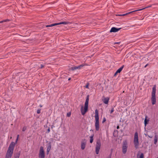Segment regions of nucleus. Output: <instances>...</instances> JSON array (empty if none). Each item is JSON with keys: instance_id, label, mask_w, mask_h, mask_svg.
I'll list each match as a JSON object with an SVG mask.
<instances>
[{"instance_id": "8", "label": "nucleus", "mask_w": 158, "mask_h": 158, "mask_svg": "<svg viewBox=\"0 0 158 158\" xmlns=\"http://www.w3.org/2000/svg\"><path fill=\"white\" fill-rule=\"evenodd\" d=\"M39 157V158H44V152L43 147H40Z\"/></svg>"}, {"instance_id": "39", "label": "nucleus", "mask_w": 158, "mask_h": 158, "mask_svg": "<svg viewBox=\"0 0 158 158\" xmlns=\"http://www.w3.org/2000/svg\"><path fill=\"white\" fill-rule=\"evenodd\" d=\"M120 42H117V43H116L115 44H119Z\"/></svg>"}, {"instance_id": "40", "label": "nucleus", "mask_w": 158, "mask_h": 158, "mask_svg": "<svg viewBox=\"0 0 158 158\" xmlns=\"http://www.w3.org/2000/svg\"><path fill=\"white\" fill-rule=\"evenodd\" d=\"M40 106L41 107H42V105H40Z\"/></svg>"}, {"instance_id": "17", "label": "nucleus", "mask_w": 158, "mask_h": 158, "mask_svg": "<svg viewBox=\"0 0 158 158\" xmlns=\"http://www.w3.org/2000/svg\"><path fill=\"white\" fill-rule=\"evenodd\" d=\"M158 140V135H155L154 136V143L155 144H156L157 143Z\"/></svg>"}, {"instance_id": "21", "label": "nucleus", "mask_w": 158, "mask_h": 158, "mask_svg": "<svg viewBox=\"0 0 158 158\" xmlns=\"http://www.w3.org/2000/svg\"><path fill=\"white\" fill-rule=\"evenodd\" d=\"M144 157V155L143 153H141L140 154V156H139V157L138 158H143Z\"/></svg>"}, {"instance_id": "12", "label": "nucleus", "mask_w": 158, "mask_h": 158, "mask_svg": "<svg viewBox=\"0 0 158 158\" xmlns=\"http://www.w3.org/2000/svg\"><path fill=\"white\" fill-rule=\"evenodd\" d=\"M143 9H140L137 10H135L131 11V12H128V13H126V14H125L118 15L119 16H125V15H128V14H129L131 13H133V12H136V11H140V10H142Z\"/></svg>"}, {"instance_id": "44", "label": "nucleus", "mask_w": 158, "mask_h": 158, "mask_svg": "<svg viewBox=\"0 0 158 158\" xmlns=\"http://www.w3.org/2000/svg\"><path fill=\"white\" fill-rule=\"evenodd\" d=\"M157 158H158V157Z\"/></svg>"}, {"instance_id": "30", "label": "nucleus", "mask_w": 158, "mask_h": 158, "mask_svg": "<svg viewBox=\"0 0 158 158\" xmlns=\"http://www.w3.org/2000/svg\"><path fill=\"white\" fill-rule=\"evenodd\" d=\"M44 65L41 64L40 65V68L42 69L44 67Z\"/></svg>"}, {"instance_id": "11", "label": "nucleus", "mask_w": 158, "mask_h": 158, "mask_svg": "<svg viewBox=\"0 0 158 158\" xmlns=\"http://www.w3.org/2000/svg\"><path fill=\"white\" fill-rule=\"evenodd\" d=\"M152 103L153 105L156 104V95H152L151 97Z\"/></svg>"}, {"instance_id": "3", "label": "nucleus", "mask_w": 158, "mask_h": 158, "mask_svg": "<svg viewBox=\"0 0 158 158\" xmlns=\"http://www.w3.org/2000/svg\"><path fill=\"white\" fill-rule=\"evenodd\" d=\"M95 126L96 130L98 131L99 130V117L98 111L97 109H96L95 110Z\"/></svg>"}, {"instance_id": "20", "label": "nucleus", "mask_w": 158, "mask_h": 158, "mask_svg": "<svg viewBox=\"0 0 158 158\" xmlns=\"http://www.w3.org/2000/svg\"><path fill=\"white\" fill-rule=\"evenodd\" d=\"M93 136H94V135H93L92 136H90V143H92L93 141V140H94L93 138Z\"/></svg>"}, {"instance_id": "13", "label": "nucleus", "mask_w": 158, "mask_h": 158, "mask_svg": "<svg viewBox=\"0 0 158 158\" xmlns=\"http://www.w3.org/2000/svg\"><path fill=\"white\" fill-rule=\"evenodd\" d=\"M121 29V28H117L115 27H112L110 29V32H117Z\"/></svg>"}, {"instance_id": "1", "label": "nucleus", "mask_w": 158, "mask_h": 158, "mask_svg": "<svg viewBox=\"0 0 158 158\" xmlns=\"http://www.w3.org/2000/svg\"><path fill=\"white\" fill-rule=\"evenodd\" d=\"M15 146V143L14 142H12L11 143L7 151L5 158H11L13 153Z\"/></svg>"}, {"instance_id": "36", "label": "nucleus", "mask_w": 158, "mask_h": 158, "mask_svg": "<svg viewBox=\"0 0 158 158\" xmlns=\"http://www.w3.org/2000/svg\"><path fill=\"white\" fill-rule=\"evenodd\" d=\"M148 65V64H147L145 66L144 68H146L147 66Z\"/></svg>"}, {"instance_id": "14", "label": "nucleus", "mask_w": 158, "mask_h": 158, "mask_svg": "<svg viewBox=\"0 0 158 158\" xmlns=\"http://www.w3.org/2000/svg\"><path fill=\"white\" fill-rule=\"evenodd\" d=\"M51 142H49L48 144V146H47V152L48 154L49 152L51 150Z\"/></svg>"}, {"instance_id": "4", "label": "nucleus", "mask_w": 158, "mask_h": 158, "mask_svg": "<svg viewBox=\"0 0 158 158\" xmlns=\"http://www.w3.org/2000/svg\"><path fill=\"white\" fill-rule=\"evenodd\" d=\"M134 143L135 147L136 148H137L139 145L138 139V134L137 132H135L134 139Z\"/></svg>"}, {"instance_id": "43", "label": "nucleus", "mask_w": 158, "mask_h": 158, "mask_svg": "<svg viewBox=\"0 0 158 158\" xmlns=\"http://www.w3.org/2000/svg\"><path fill=\"white\" fill-rule=\"evenodd\" d=\"M88 158H89V157H88Z\"/></svg>"}, {"instance_id": "7", "label": "nucleus", "mask_w": 158, "mask_h": 158, "mask_svg": "<svg viewBox=\"0 0 158 158\" xmlns=\"http://www.w3.org/2000/svg\"><path fill=\"white\" fill-rule=\"evenodd\" d=\"M127 141L123 142L122 146V151L123 154L126 153L127 148Z\"/></svg>"}, {"instance_id": "23", "label": "nucleus", "mask_w": 158, "mask_h": 158, "mask_svg": "<svg viewBox=\"0 0 158 158\" xmlns=\"http://www.w3.org/2000/svg\"><path fill=\"white\" fill-rule=\"evenodd\" d=\"M26 129H27V127H26L24 126L23 127V128L22 129V131H25L26 130Z\"/></svg>"}, {"instance_id": "42", "label": "nucleus", "mask_w": 158, "mask_h": 158, "mask_svg": "<svg viewBox=\"0 0 158 158\" xmlns=\"http://www.w3.org/2000/svg\"><path fill=\"white\" fill-rule=\"evenodd\" d=\"M107 158H110V157H107Z\"/></svg>"}, {"instance_id": "5", "label": "nucleus", "mask_w": 158, "mask_h": 158, "mask_svg": "<svg viewBox=\"0 0 158 158\" xmlns=\"http://www.w3.org/2000/svg\"><path fill=\"white\" fill-rule=\"evenodd\" d=\"M101 146V141L100 140L98 139L97 140L95 145V152L97 154H98L99 153Z\"/></svg>"}, {"instance_id": "27", "label": "nucleus", "mask_w": 158, "mask_h": 158, "mask_svg": "<svg viewBox=\"0 0 158 158\" xmlns=\"http://www.w3.org/2000/svg\"><path fill=\"white\" fill-rule=\"evenodd\" d=\"M71 115V113H67V116L68 117H69Z\"/></svg>"}, {"instance_id": "10", "label": "nucleus", "mask_w": 158, "mask_h": 158, "mask_svg": "<svg viewBox=\"0 0 158 158\" xmlns=\"http://www.w3.org/2000/svg\"><path fill=\"white\" fill-rule=\"evenodd\" d=\"M86 141L85 139L82 140L81 142V148L82 150H84L85 148Z\"/></svg>"}, {"instance_id": "22", "label": "nucleus", "mask_w": 158, "mask_h": 158, "mask_svg": "<svg viewBox=\"0 0 158 158\" xmlns=\"http://www.w3.org/2000/svg\"><path fill=\"white\" fill-rule=\"evenodd\" d=\"M19 154H16L14 158H19Z\"/></svg>"}, {"instance_id": "25", "label": "nucleus", "mask_w": 158, "mask_h": 158, "mask_svg": "<svg viewBox=\"0 0 158 158\" xmlns=\"http://www.w3.org/2000/svg\"><path fill=\"white\" fill-rule=\"evenodd\" d=\"M114 111V109L113 107H112L111 109V110L110 111V113L112 114Z\"/></svg>"}, {"instance_id": "24", "label": "nucleus", "mask_w": 158, "mask_h": 158, "mask_svg": "<svg viewBox=\"0 0 158 158\" xmlns=\"http://www.w3.org/2000/svg\"><path fill=\"white\" fill-rule=\"evenodd\" d=\"M89 83H87L86 85L85 86V87L86 88L89 89Z\"/></svg>"}, {"instance_id": "19", "label": "nucleus", "mask_w": 158, "mask_h": 158, "mask_svg": "<svg viewBox=\"0 0 158 158\" xmlns=\"http://www.w3.org/2000/svg\"><path fill=\"white\" fill-rule=\"evenodd\" d=\"M147 116H146L144 120V124L145 126L148 124V122L149 121V120L147 119Z\"/></svg>"}, {"instance_id": "35", "label": "nucleus", "mask_w": 158, "mask_h": 158, "mask_svg": "<svg viewBox=\"0 0 158 158\" xmlns=\"http://www.w3.org/2000/svg\"><path fill=\"white\" fill-rule=\"evenodd\" d=\"M119 128V125L117 126V129H118Z\"/></svg>"}, {"instance_id": "31", "label": "nucleus", "mask_w": 158, "mask_h": 158, "mask_svg": "<svg viewBox=\"0 0 158 158\" xmlns=\"http://www.w3.org/2000/svg\"><path fill=\"white\" fill-rule=\"evenodd\" d=\"M50 132V128L49 127L48 128L47 130V132L48 133H49Z\"/></svg>"}, {"instance_id": "32", "label": "nucleus", "mask_w": 158, "mask_h": 158, "mask_svg": "<svg viewBox=\"0 0 158 158\" xmlns=\"http://www.w3.org/2000/svg\"><path fill=\"white\" fill-rule=\"evenodd\" d=\"M151 6H147V7H145V8H143V10L145 9V8H148V7H150Z\"/></svg>"}, {"instance_id": "28", "label": "nucleus", "mask_w": 158, "mask_h": 158, "mask_svg": "<svg viewBox=\"0 0 158 158\" xmlns=\"http://www.w3.org/2000/svg\"><path fill=\"white\" fill-rule=\"evenodd\" d=\"M40 110H41L40 109H38L37 110V114H40Z\"/></svg>"}, {"instance_id": "15", "label": "nucleus", "mask_w": 158, "mask_h": 158, "mask_svg": "<svg viewBox=\"0 0 158 158\" xmlns=\"http://www.w3.org/2000/svg\"><path fill=\"white\" fill-rule=\"evenodd\" d=\"M156 85H154L152 89V95H156Z\"/></svg>"}, {"instance_id": "37", "label": "nucleus", "mask_w": 158, "mask_h": 158, "mask_svg": "<svg viewBox=\"0 0 158 158\" xmlns=\"http://www.w3.org/2000/svg\"><path fill=\"white\" fill-rule=\"evenodd\" d=\"M19 135H18L17 136V138H18V139L19 137Z\"/></svg>"}, {"instance_id": "33", "label": "nucleus", "mask_w": 158, "mask_h": 158, "mask_svg": "<svg viewBox=\"0 0 158 158\" xmlns=\"http://www.w3.org/2000/svg\"><path fill=\"white\" fill-rule=\"evenodd\" d=\"M18 139V138H17V139H16V140L15 143H15V144L17 143Z\"/></svg>"}, {"instance_id": "2", "label": "nucleus", "mask_w": 158, "mask_h": 158, "mask_svg": "<svg viewBox=\"0 0 158 158\" xmlns=\"http://www.w3.org/2000/svg\"><path fill=\"white\" fill-rule=\"evenodd\" d=\"M89 97V95H87L85 104L84 110H83V106L81 107V114L83 115H84L88 110Z\"/></svg>"}, {"instance_id": "29", "label": "nucleus", "mask_w": 158, "mask_h": 158, "mask_svg": "<svg viewBox=\"0 0 158 158\" xmlns=\"http://www.w3.org/2000/svg\"><path fill=\"white\" fill-rule=\"evenodd\" d=\"M2 21H3V22H7V21H10V20L8 19H6V20H3Z\"/></svg>"}, {"instance_id": "26", "label": "nucleus", "mask_w": 158, "mask_h": 158, "mask_svg": "<svg viewBox=\"0 0 158 158\" xmlns=\"http://www.w3.org/2000/svg\"><path fill=\"white\" fill-rule=\"evenodd\" d=\"M106 120V118H104L102 121V123H104Z\"/></svg>"}, {"instance_id": "41", "label": "nucleus", "mask_w": 158, "mask_h": 158, "mask_svg": "<svg viewBox=\"0 0 158 158\" xmlns=\"http://www.w3.org/2000/svg\"><path fill=\"white\" fill-rule=\"evenodd\" d=\"M3 23V21H0V23Z\"/></svg>"}, {"instance_id": "18", "label": "nucleus", "mask_w": 158, "mask_h": 158, "mask_svg": "<svg viewBox=\"0 0 158 158\" xmlns=\"http://www.w3.org/2000/svg\"><path fill=\"white\" fill-rule=\"evenodd\" d=\"M124 67V65H123L120 68H119L117 70V73H120V72L122 71L123 70V68Z\"/></svg>"}, {"instance_id": "16", "label": "nucleus", "mask_w": 158, "mask_h": 158, "mask_svg": "<svg viewBox=\"0 0 158 158\" xmlns=\"http://www.w3.org/2000/svg\"><path fill=\"white\" fill-rule=\"evenodd\" d=\"M109 98L107 97L105 98L103 100V102L106 104H107L108 103L109 101Z\"/></svg>"}, {"instance_id": "6", "label": "nucleus", "mask_w": 158, "mask_h": 158, "mask_svg": "<svg viewBox=\"0 0 158 158\" xmlns=\"http://www.w3.org/2000/svg\"><path fill=\"white\" fill-rule=\"evenodd\" d=\"M70 22H60L59 23H55L54 24H51L49 25H47L46 26V27H51L54 26H55L56 25H60V24H67L69 23H70Z\"/></svg>"}, {"instance_id": "34", "label": "nucleus", "mask_w": 158, "mask_h": 158, "mask_svg": "<svg viewBox=\"0 0 158 158\" xmlns=\"http://www.w3.org/2000/svg\"><path fill=\"white\" fill-rule=\"evenodd\" d=\"M117 73V71H116V72H115V73L114 74V76H116V75H117V73Z\"/></svg>"}, {"instance_id": "38", "label": "nucleus", "mask_w": 158, "mask_h": 158, "mask_svg": "<svg viewBox=\"0 0 158 158\" xmlns=\"http://www.w3.org/2000/svg\"><path fill=\"white\" fill-rule=\"evenodd\" d=\"M71 80V78H70H70H69L68 79V80L69 81V80Z\"/></svg>"}, {"instance_id": "9", "label": "nucleus", "mask_w": 158, "mask_h": 158, "mask_svg": "<svg viewBox=\"0 0 158 158\" xmlns=\"http://www.w3.org/2000/svg\"><path fill=\"white\" fill-rule=\"evenodd\" d=\"M87 65V64H82L80 65L77 66H73V67L70 68V70L73 71V70H76L77 69H80L81 67H83L85 65Z\"/></svg>"}]
</instances>
